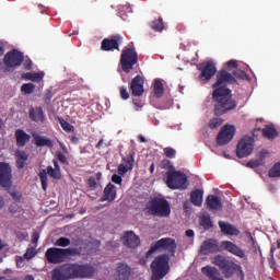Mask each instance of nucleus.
<instances>
[{
  "instance_id": "1",
  "label": "nucleus",
  "mask_w": 280,
  "mask_h": 280,
  "mask_svg": "<svg viewBox=\"0 0 280 280\" xmlns=\"http://www.w3.org/2000/svg\"><path fill=\"white\" fill-rule=\"evenodd\" d=\"M229 84H237V79L226 70L219 71L217 82L212 85V89H214L212 93L213 114L215 117H222V115H226V113L237 108V102L233 98V92L228 88Z\"/></svg>"
},
{
  "instance_id": "2",
  "label": "nucleus",
  "mask_w": 280,
  "mask_h": 280,
  "mask_svg": "<svg viewBox=\"0 0 280 280\" xmlns=\"http://www.w3.org/2000/svg\"><path fill=\"white\" fill-rule=\"evenodd\" d=\"M95 275V267L90 264H63L55 268L51 280L91 279Z\"/></svg>"
},
{
  "instance_id": "3",
  "label": "nucleus",
  "mask_w": 280,
  "mask_h": 280,
  "mask_svg": "<svg viewBox=\"0 0 280 280\" xmlns=\"http://www.w3.org/2000/svg\"><path fill=\"white\" fill-rule=\"evenodd\" d=\"M223 250H226V253H230L240 259H246V252L231 241H222L220 243L218 240L210 238L205 241L200 247V253H202V255L223 253Z\"/></svg>"
},
{
  "instance_id": "4",
  "label": "nucleus",
  "mask_w": 280,
  "mask_h": 280,
  "mask_svg": "<svg viewBox=\"0 0 280 280\" xmlns=\"http://www.w3.org/2000/svg\"><path fill=\"white\" fill-rule=\"evenodd\" d=\"M78 255H82V247H49L45 253V258L48 264H62L67 257H78Z\"/></svg>"
},
{
  "instance_id": "5",
  "label": "nucleus",
  "mask_w": 280,
  "mask_h": 280,
  "mask_svg": "<svg viewBox=\"0 0 280 280\" xmlns=\"http://www.w3.org/2000/svg\"><path fill=\"white\" fill-rule=\"evenodd\" d=\"M0 186L8 191L15 202H20L23 198L21 191L12 189V167L5 162H0Z\"/></svg>"
},
{
  "instance_id": "6",
  "label": "nucleus",
  "mask_w": 280,
  "mask_h": 280,
  "mask_svg": "<svg viewBox=\"0 0 280 280\" xmlns=\"http://www.w3.org/2000/svg\"><path fill=\"white\" fill-rule=\"evenodd\" d=\"M176 241L174 238L165 237L156 241L154 244L151 245L150 249L147 252L145 257L139 259L140 266H145L148 264V259L156 253V250H167L171 257L176 255Z\"/></svg>"
},
{
  "instance_id": "7",
  "label": "nucleus",
  "mask_w": 280,
  "mask_h": 280,
  "mask_svg": "<svg viewBox=\"0 0 280 280\" xmlns=\"http://www.w3.org/2000/svg\"><path fill=\"white\" fill-rule=\"evenodd\" d=\"M144 211L154 218H170L172 208L165 198L155 197L147 203Z\"/></svg>"
},
{
  "instance_id": "8",
  "label": "nucleus",
  "mask_w": 280,
  "mask_h": 280,
  "mask_svg": "<svg viewBox=\"0 0 280 280\" xmlns=\"http://www.w3.org/2000/svg\"><path fill=\"white\" fill-rule=\"evenodd\" d=\"M170 275V255L156 256L151 262V280H161Z\"/></svg>"
},
{
  "instance_id": "9",
  "label": "nucleus",
  "mask_w": 280,
  "mask_h": 280,
  "mask_svg": "<svg viewBox=\"0 0 280 280\" xmlns=\"http://www.w3.org/2000/svg\"><path fill=\"white\" fill-rule=\"evenodd\" d=\"M168 189H187V175L180 171H168L164 178Z\"/></svg>"
},
{
  "instance_id": "10",
  "label": "nucleus",
  "mask_w": 280,
  "mask_h": 280,
  "mask_svg": "<svg viewBox=\"0 0 280 280\" xmlns=\"http://www.w3.org/2000/svg\"><path fill=\"white\" fill-rule=\"evenodd\" d=\"M139 62V55L132 47L125 48L120 55V67L125 73H130L135 69V65Z\"/></svg>"
},
{
  "instance_id": "11",
  "label": "nucleus",
  "mask_w": 280,
  "mask_h": 280,
  "mask_svg": "<svg viewBox=\"0 0 280 280\" xmlns=\"http://www.w3.org/2000/svg\"><path fill=\"white\" fill-rule=\"evenodd\" d=\"M213 264L218 266L220 270H222L226 279H231V277L235 275V272H237V269L240 268V265L235 264L233 260H230L222 255H217L214 257Z\"/></svg>"
},
{
  "instance_id": "12",
  "label": "nucleus",
  "mask_w": 280,
  "mask_h": 280,
  "mask_svg": "<svg viewBox=\"0 0 280 280\" xmlns=\"http://www.w3.org/2000/svg\"><path fill=\"white\" fill-rule=\"evenodd\" d=\"M253 150H255V140L250 136H244L237 142L236 156L238 159H246V156L253 154Z\"/></svg>"
},
{
  "instance_id": "13",
  "label": "nucleus",
  "mask_w": 280,
  "mask_h": 280,
  "mask_svg": "<svg viewBox=\"0 0 280 280\" xmlns=\"http://www.w3.org/2000/svg\"><path fill=\"white\" fill-rule=\"evenodd\" d=\"M23 60H25V56L19 49H12L7 52L3 59L5 67L10 69H14L15 67H21L23 65Z\"/></svg>"
},
{
  "instance_id": "14",
  "label": "nucleus",
  "mask_w": 280,
  "mask_h": 280,
  "mask_svg": "<svg viewBox=\"0 0 280 280\" xmlns=\"http://www.w3.org/2000/svg\"><path fill=\"white\" fill-rule=\"evenodd\" d=\"M198 70L201 72L199 80L202 82H209V80L218 73V68L213 61H203L202 63H199Z\"/></svg>"
},
{
  "instance_id": "15",
  "label": "nucleus",
  "mask_w": 280,
  "mask_h": 280,
  "mask_svg": "<svg viewBox=\"0 0 280 280\" xmlns=\"http://www.w3.org/2000/svg\"><path fill=\"white\" fill-rule=\"evenodd\" d=\"M235 137V126L224 125L217 136L218 145H228Z\"/></svg>"
},
{
  "instance_id": "16",
  "label": "nucleus",
  "mask_w": 280,
  "mask_h": 280,
  "mask_svg": "<svg viewBox=\"0 0 280 280\" xmlns=\"http://www.w3.org/2000/svg\"><path fill=\"white\" fill-rule=\"evenodd\" d=\"M47 174H48V176H50V178H55V180H60L62 178V173L60 171L54 168V166H47L46 170L40 171L39 179L42 183V189L44 191H47V187H48Z\"/></svg>"
},
{
  "instance_id": "17",
  "label": "nucleus",
  "mask_w": 280,
  "mask_h": 280,
  "mask_svg": "<svg viewBox=\"0 0 280 280\" xmlns=\"http://www.w3.org/2000/svg\"><path fill=\"white\" fill-rule=\"evenodd\" d=\"M124 37L117 34L112 36L110 38H104L101 44L102 51H119V45H121Z\"/></svg>"
},
{
  "instance_id": "18",
  "label": "nucleus",
  "mask_w": 280,
  "mask_h": 280,
  "mask_svg": "<svg viewBox=\"0 0 280 280\" xmlns=\"http://www.w3.org/2000/svg\"><path fill=\"white\" fill-rule=\"evenodd\" d=\"M143 84H145V81L143 80V77H141L140 74L136 75L131 80L129 89L133 97H141V95L145 93V90L143 89Z\"/></svg>"
},
{
  "instance_id": "19",
  "label": "nucleus",
  "mask_w": 280,
  "mask_h": 280,
  "mask_svg": "<svg viewBox=\"0 0 280 280\" xmlns=\"http://www.w3.org/2000/svg\"><path fill=\"white\" fill-rule=\"evenodd\" d=\"M120 240L122 244L129 248H138L139 244H141V240L132 231L125 232Z\"/></svg>"
},
{
  "instance_id": "20",
  "label": "nucleus",
  "mask_w": 280,
  "mask_h": 280,
  "mask_svg": "<svg viewBox=\"0 0 280 280\" xmlns=\"http://www.w3.org/2000/svg\"><path fill=\"white\" fill-rule=\"evenodd\" d=\"M117 199V188L113 183H108L103 190L101 202H115Z\"/></svg>"
},
{
  "instance_id": "21",
  "label": "nucleus",
  "mask_w": 280,
  "mask_h": 280,
  "mask_svg": "<svg viewBox=\"0 0 280 280\" xmlns=\"http://www.w3.org/2000/svg\"><path fill=\"white\" fill-rule=\"evenodd\" d=\"M218 225L221 230V233H223V235H231V236H236L240 235V231L237 230V228H235V225L229 223V222H224V221H219Z\"/></svg>"
},
{
  "instance_id": "22",
  "label": "nucleus",
  "mask_w": 280,
  "mask_h": 280,
  "mask_svg": "<svg viewBox=\"0 0 280 280\" xmlns=\"http://www.w3.org/2000/svg\"><path fill=\"white\" fill-rule=\"evenodd\" d=\"M207 209L210 211H220L222 210V200L215 195H209L206 199Z\"/></svg>"
},
{
  "instance_id": "23",
  "label": "nucleus",
  "mask_w": 280,
  "mask_h": 280,
  "mask_svg": "<svg viewBox=\"0 0 280 280\" xmlns=\"http://www.w3.org/2000/svg\"><path fill=\"white\" fill-rule=\"evenodd\" d=\"M30 139H32V136L25 132V130L23 129L15 130V141H16L18 148H25V145L30 143Z\"/></svg>"
},
{
  "instance_id": "24",
  "label": "nucleus",
  "mask_w": 280,
  "mask_h": 280,
  "mask_svg": "<svg viewBox=\"0 0 280 280\" xmlns=\"http://www.w3.org/2000/svg\"><path fill=\"white\" fill-rule=\"evenodd\" d=\"M259 130H261L262 137H265V139H268L269 141H275V139L279 137V131H277V128H275L273 126L267 125L262 129H255L254 132H259Z\"/></svg>"
},
{
  "instance_id": "25",
  "label": "nucleus",
  "mask_w": 280,
  "mask_h": 280,
  "mask_svg": "<svg viewBox=\"0 0 280 280\" xmlns=\"http://www.w3.org/2000/svg\"><path fill=\"white\" fill-rule=\"evenodd\" d=\"M201 272L209 280H224V278L220 276V271L215 267H212V266L202 267Z\"/></svg>"
},
{
  "instance_id": "26",
  "label": "nucleus",
  "mask_w": 280,
  "mask_h": 280,
  "mask_svg": "<svg viewBox=\"0 0 280 280\" xmlns=\"http://www.w3.org/2000/svg\"><path fill=\"white\" fill-rule=\"evenodd\" d=\"M28 115L32 121L45 124V112H43V107H32L28 110Z\"/></svg>"
},
{
  "instance_id": "27",
  "label": "nucleus",
  "mask_w": 280,
  "mask_h": 280,
  "mask_svg": "<svg viewBox=\"0 0 280 280\" xmlns=\"http://www.w3.org/2000/svg\"><path fill=\"white\" fill-rule=\"evenodd\" d=\"M116 279L129 280L130 279V267L126 264H118L116 269Z\"/></svg>"
},
{
  "instance_id": "28",
  "label": "nucleus",
  "mask_w": 280,
  "mask_h": 280,
  "mask_svg": "<svg viewBox=\"0 0 280 280\" xmlns=\"http://www.w3.org/2000/svg\"><path fill=\"white\" fill-rule=\"evenodd\" d=\"M16 158V167L18 170H23L25 165L27 164V160L30 159V155L25 151L18 150L15 152Z\"/></svg>"
},
{
  "instance_id": "29",
  "label": "nucleus",
  "mask_w": 280,
  "mask_h": 280,
  "mask_svg": "<svg viewBox=\"0 0 280 280\" xmlns=\"http://www.w3.org/2000/svg\"><path fill=\"white\" fill-rule=\"evenodd\" d=\"M45 72H25L22 73V80H31V82H43Z\"/></svg>"
},
{
  "instance_id": "30",
  "label": "nucleus",
  "mask_w": 280,
  "mask_h": 280,
  "mask_svg": "<svg viewBox=\"0 0 280 280\" xmlns=\"http://www.w3.org/2000/svg\"><path fill=\"white\" fill-rule=\"evenodd\" d=\"M203 191L200 189L192 190L190 194V202L195 207H202V196Z\"/></svg>"
},
{
  "instance_id": "31",
  "label": "nucleus",
  "mask_w": 280,
  "mask_h": 280,
  "mask_svg": "<svg viewBox=\"0 0 280 280\" xmlns=\"http://www.w3.org/2000/svg\"><path fill=\"white\" fill-rule=\"evenodd\" d=\"M35 145L37 148H54V141L43 136H35Z\"/></svg>"
},
{
  "instance_id": "32",
  "label": "nucleus",
  "mask_w": 280,
  "mask_h": 280,
  "mask_svg": "<svg viewBox=\"0 0 280 280\" xmlns=\"http://www.w3.org/2000/svg\"><path fill=\"white\" fill-rule=\"evenodd\" d=\"M200 226L205 229V231H209V229H213V221H211V215L206 214L202 215L199 220Z\"/></svg>"
},
{
  "instance_id": "33",
  "label": "nucleus",
  "mask_w": 280,
  "mask_h": 280,
  "mask_svg": "<svg viewBox=\"0 0 280 280\" xmlns=\"http://www.w3.org/2000/svg\"><path fill=\"white\" fill-rule=\"evenodd\" d=\"M154 95L155 97H163V93H165V88L163 86V82H161V80H155L154 81Z\"/></svg>"
},
{
  "instance_id": "34",
  "label": "nucleus",
  "mask_w": 280,
  "mask_h": 280,
  "mask_svg": "<svg viewBox=\"0 0 280 280\" xmlns=\"http://www.w3.org/2000/svg\"><path fill=\"white\" fill-rule=\"evenodd\" d=\"M151 28L153 32H163V30H165V22H163V18L152 21Z\"/></svg>"
},
{
  "instance_id": "35",
  "label": "nucleus",
  "mask_w": 280,
  "mask_h": 280,
  "mask_svg": "<svg viewBox=\"0 0 280 280\" xmlns=\"http://www.w3.org/2000/svg\"><path fill=\"white\" fill-rule=\"evenodd\" d=\"M122 165L132 172L135 168V155L129 154L128 156L124 158Z\"/></svg>"
},
{
  "instance_id": "36",
  "label": "nucleus",
  "mask_w": 280,
  "mask_h": 280,
  "mask_svg": "<svg viewBox=\"0 0 280 280\" xmlns=\"http://www.w3.org/2000/svg\"><path fill=\"white\" fill-rule=\"evenodd\" d=\"M269 178H280V162L276 163L268 172Z\"/></svg>"
},
{
  "instance_id": "37",
  "label": "nucleus",
  "mask_w": 280,
  "mask_h": 280,
  "mask_svg": "<svg viewBox=\"0 0 280 280\" xmlns=\"http://www.w3.org/2000/svg\"><path fill=\"white\" fill-rule=\"evenodd\" d=\"M224 124V119L215 117L210 119L208 126L211 130H215L218 128H220V126H222Z\"/></svg>"
},
{
  "instance_id": "38",
  "label": "nucleus",
  "mask_w": 280,
  "mask_h": 280,
  "mask_svg": "<svg viewBox=\"0 0 280 280\" xmlns=\"http://www.w3.org/2000/svg\"><path fill=\"white\" fill-rule=\"evenodd\" d=\"M59 124L65 132H73V130H75V127H73V125H71L69 121L65 120V118H59Z\"/></svg>"
},
{
  "instance_id": "39",
  "label": "nucleus",
  "mask_w": 280,
  "mask_h": 280,
  "mask_svg": "<svg viewBox=\"0 0 280 280\" xmlns=\"http://www.w3.org/2000/svg\"><path fill=\"white\" fill-rule=\"evenodd\" d=\"M34 89H36L34 83H24L21 86V92L24 93V95H32V93H34Z\"/></svg>"
},
{
  "instance_id": "40",
  "label": "nucleus",
  "mask_w": 280,
  "mask_h": 280,
  "mask_svg": "<svg viewBox=\"0 0 280 280\" xmlns=\"http://www.w3.org/2000/svg\"><path fill=\"white\" fill-rule=\"evenodd\" d=\"M55 246H61V248H67V246H71V240L61 236L56 241Z\"/></svg>"
},
{
  "instance_id": "41",
  "label": "nucleus",
  "mask_w": 280,
  "mask_h": 280,
  "mask_svg": "<svg viewBox=\"0 0 280 280\" xmlns=\"http://www.w3.org/2000/svg\"><path fill=\"white\" fill-rule=\"evenodd\" d=\"M160 167L162 170H167L168 172H174V165L172 164V161L167 160V159H164L162 162H161V165Z\"/></svg>"
},
{
  "instance_id": "42",
  "label": "nucleus",
  "mask_w": 280,
  "mask_h": 280,
  "mask_svg": "<svg viewBox=\"0 0 280 280\" xmlns=\"http://www.w3.org/2000/svg\"><path fill=\"white\" fill-rule=\"evenodd\" d=\"M232 75L235 80H246V72L244 70H234Z\"/></svg>"
},
{
  "instance_id": "43",
  "label": "nucleus",
  "mask_w": 280,
  "mask_h": 280,
  "mask_svg": "<svg viewBox=\"0 0 280 280\" xmlns=\"http://www.w3.org/2000/svg\"><path fill=\"white\" fill-rule=\"evenodd\" d=\"M164 154L167 159H176V151L172 147L165 148Z\"/></svg>"
},
{
  "instance_id": "44",
  "label": "nucleus",
  "mask_w": 280,
  "mask_h": 280,
  "mask_svg": "<svg viewBox=\"0 0 280 280\" xmlns=\"http://www.w3.org/2000/svg\"><path fill=\"white\" fill-rule=\"evenodd\" d=\"M119 93L121 100H130V93H128V88H126V85L119 88Z\"/></svg>"
},
{
  "instance_id": "45",
  "label": "nucleus",
  "mask_w": 280,
  "mask_h": 280,
  "mask_svg": "<svg viewBox=\"0 0 280 280\" xmlns=\"http://www.w3.org/2000/svg\"><path fill=\"white\" fill-rule=\"evenodd\" d=\"M128 172H131L130 168H128L126 166V164H119L118 165V174L119 176H126V174H128Z\"/></svg>"
},
{
  "instance_id": "46",
  "label": "nucleus",
  "mask_w": 280,
  "mask_h": 280,
  "mask_svg": "<svg viewBox=\"0 0 280 280\" xmlns=\"http://www.w3.org/2000/svg\"><path fill=\"white\" fill-rule=\"evenodd\" d=\"M132 104L136 107V110H141V107L144 106V103L141 98H133Z\"/></svg>"
},
{
  "instance_id": "47",
  "label": "nucleus",
  "mask_w": 280,
  "mask_h": 280,
  "mask_svg": "<svg viewBox=\"0 0 280 280\" xmlns=\"http://www.w3.org/2000/svg\"><path fill=\"white\" fill-rule=\"evenodd\" d=\"M122 175H117V174H114L112 176V183H114L115 185H121L124 183V178H121Z\"/></svg>"
},
{
  "instance_id": "48",
  "label": "nucleus",
  "mask_w": 280,
  "mask_h": 280,
  "mask_svg": "<svg viewBox=\"0 0 280 280\" xmlns=\"http://www.w3.org/2000/svg\"><path fill=\"white\" fill-rule=\"evenodd\" d=\"M56 156H57L58 161H60V163H63L65 165H67V163H69L66 155H63L62 152L58 151L56 153Z\"/></svg>"
},
{
  "instance_id": "49",
  "label": "nucleus",
  "mask_w": 280,
  "mask_h": 280,
  "mask_svg": "<svg viewBox=\"0 0 280 280\" xmlns=\"http://www.w3.org/2000/svg\"><path fill=\"white\" fill-rule=\"evenodd\" d=\"M247 167H252L253 170H255V167H259V160H252L247 162Z\"/></svg>"
},
{
  "instance_id": "50",
  "label": "nucleus",
  "mask_w": 280,
  "mask_h": 280,
  "mask_svg": "<svg viewBox=\"0 0 280 280\" xmlns=\"http://www.w3.org/2000/svg\"><path fill=\"white\" fill-rule=\"evenodd\" d=\"M226 67H228V69H237V60H230V61H228L226 62Z\"/></svg>"
},
{
  "instance_id": "51",
  "label": "nucleus",
  "mask_w": 280,
  "mask_h": 280,
  "mask_svg": "<svg viewBox=\"0 0 280 280\" xmlns=\"http://www.w3.org/2000/svg\"><path fill=\"white\" fill-rule=\"evenodd\" d=\"M23 67L26 71H32V67H33L32 60L31 59L25 60Z\"/></svg>"
},
{
  "instance_id": "52",
  "label": "nucleus",
  "mask_w": 280,
  "mask_h": 280,
  "mask_svg": "<svg viewBox=\"0 0 280 280\" xmlns=\"http://www.w3.org/2000/svg\"><path fill=\"white\" fill-rule=\"evenodd\" d=\"M38 240H40V234L38 232H34L32 235V244H38Z\"/></svg>"
},
{
  "instance_id": "53",
  "label": "nucleus",
  "mask_w": 280,
  "mask_h": 280,
  "mask_svg": "<svg viewBox=\"0 0 280 280\" xmlns=\"http://www.w3.org/2000/svg\"><path fill=\"white\" fill-rule=\"evenodd\" d=\"M88 185H89V187H92V188L97 187V182L95 180V177H90L88 179Z\"/></svg>"
},
{
  "instance_id": "54",
  "label": "nucleus",
  "mask_w": 280,
  "mask_h": 280,
  "mask_svg": "<svg viewBox=\"0 0 280 280\" xmlns=\"http://www.w3.org/2000/svg\"><path fill=\"white\" fill-rule=\"evenodd\" d=\"M9 211H10V213H16V211H19V205L12 203V205L9 207Z\"/></svg>"
},
{
  "instance_id": "55",
  "label": "nucleus",
  "mask_w": 280,
  "mask_h": 280,
  "mask_svg": "<svg viewBox=\"0 0 280 280\" xmlns=\"http://www.w3.org/2000/svg\"><path fill=\"white\" fill-rule=\"evenodd\" d=\"M25 259H32L34 257V252L27 249V252L24 254Z\"/></svg>"
},
{
  "instance_id": "56",
  "label": "nucleus",
  "mask_w": 280,
  "mask_h": 280,
  "mask_svg": "<svg viewBox=\"0 0 280 280\" xmlns=\"http://www.w3.org/2000/svg\"><path fill=\"white\" fill-rule=\"evenodd\" d=\"M138 141L140 143H148V139H145V137H143V135L138 136Z\"/></svg>"
},
{
  "instance_id": "57",
  "label": "nucleus",
  "mask_w": 280,
  "mask_h": 280,
  "mask_svg": "<svg viewBox=\"0 0 280 280\" xmlns=\"http://www.w3.org/2000/svg\"><path fill=\"white\" fill-rule=\"evenodd\" d=\"M185 235H186V237H194V235H195L194 230H187L185 232Z\"/></svg>"
},
{
  "instance_id": "58",
  "label": "nucleus",
  "mask_w": 280,
  "mask_h": 280,
  "mask_svg": "<svg viewBox=\"0 0 280 280\" xmlns=\"http://www.w3.org/2000/svg\"><path fill=\"white\" fill-rule=\"evenodd\" d=\"M102 145H104V139H101L96 144V150H101Z\"/></svg>"
},
{
  "instance_id": "59",
  "label": "nucleus",
  "mask_w": 280,
  "mask_h": 280,
  "mask_svg": "<svg viewBox=\"0 0 280 280\" xmlns=\"http://www.w3.org/2000/svg\"><path fill=\"white\" fill-rule=\"evenodd\" d=\"M52 163H54L55 170H57L58 172H60V164H58V161L54 160Z\"/></svg>"
},
{
  "instance_id": "60",
  "label": "nucleus",
  "mask_w": 280,
  "mask_h": 280,
  "mask_svg": "<svg viewBox=\"0 0 280 280\" xmlns=\"http://www.w3.org/2000/svg\"><path fill=\"white\" fill-rule=\"evenodd\" d=\"M71 141H72V143H78V141H80V139H78V137H72Z\"/></svg>"
},
{
  "instance_id": "61",
  "label": "nucleus",
  "mask_w": 280,
  "mask_h": 280,
  "mask_svg": "<svg viewBox=\"0 0 280 280\" xmlns=\"http://www.w3.org/2000/svg\"><path fill=\"white\" fill-rule=\"evenodd\" d=\"M60 148H61L62 152L67 153V147H65V144L60 143Z\"/></svg>"
},
{
  "instance_id": "62",
  "label": "nucleus",
  "mask_w": 280,
  "mask_h": 280,
  "mask_svg": "<svg viewBox=\"0 0 280 280\" xmlns=\"http://www.w3.org/2000/svg\"><path fill=\"white\" fill-rule=\"evenodd\" d=\"M154 167H155V166H154V163H152L151 166H150V173H151V174H154Z\"/></svg>"
},
{
  "instance_id": "63",
  "label": "nucleus",
  "mask_w": 280,
  "mask_h": 280,
  "mask_svg": "<svg viewBox=\"0 0 280 280\" xmlns=\"http://www.w3.org/2000/svg\"><path fill=\"white\" fill-rule=\"evenodd\" d=\"M25 280H34V276L27 275V276L25 277Z\"/></svg>"
},
{
  "instance_id": "64",
  "label": "nucleus",
  "mask_w": 280,
  "mask_h": 280,
  "mask_svg": "<svg viewBox=\"0 0 280 280\" xmlns=\"http://www.w3.org/2000/svg\"><path fill=\"white\" fill-rule=\"evenodd\" d=\"M125 8H126L127 12H129V13H131V12H132V7H130V5H126Z\"/></svg>"
}]
</instances>
